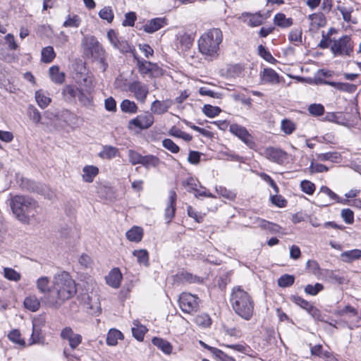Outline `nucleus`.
<instances>
[{"instance_id":"f257e3e1","label":"nucleus","mask_w":361,"mask_h":361,"mask_svg":"<svg viewBox=\"0 0 361 361\" xmlns=\"http://www.w3.org/2000/svg\"><path fill=\"white\" fill-rule=\"evenodd\" d=\"M54 293L45 295L44 303L51 307L59 308L66 300L76 293L75 281L68 272L63 271L54 275L53 279Z\"/></svg>"},{"instance_id":"f03ea898","label":"nucleus","mask_w":361,"mask_h":361,"mask_svg":"<svg viewBox=\"0 0 361 361\" xmlns=\"http://www.w3.org/2000/svg\"><path fill=\"white\" fill-rule=\"evenodd\" d=\"M13 214L23 224H28L31 218L37 213L38 204L33 198L16 195L10 199L9 202Z\"/></svg>"},{"instance_id":"7ed1b4c3","label":"nucleus","mask_w":361,"mask_h":361,"mask_svg":"<svg viewBox=\"0 0 361 361\" xmlns=\"http://www.w3.org/2000/svg\"><path fill=\"white\" fill-rule=\"evenodd\" d=\"M222 41V31L219 28L210 29L198 39L199 51L207 59H216L219 55V45Z\"/></svg>"},{"instance_id":"20e7f679","label":"nucleus","mask_w":361,"mask_h":361,"mask_svg":"<svg viewBox=\"0 0 361 361\" xmlns=\"http://www.w3.org/2000/svg\"><path fill=\"white\" fill-rule=\"evenodd\" d=\"M233 311L245 320H250L254 312V301L251 296L240 287L233 288L230 298Z\"/></svg>"},{"instance_id":"39448f33","label":"nucleus","mask_w":361,"mask_h":361,"mask_svg":"<svg viewBox=\"0 0 361 361\" xmlns=\"http://www.w3.org/2000/svg\"><path fill=\"white\" fill-rule=\"evenodd\" d=\"M84 54L87 58L99 59L104 55V50L94 36L85 35L81 42Z\"/></svg>"},{"instance_id":"423d86ee","label":"nucleus","mask_w":361,"mask_h":361,"mask_svg":"<svg viewBox=\"0 0 361 361\" xmlns=\"http://www.w3.org/2000/svg\"><path fill=\"white\" fill-rule=\"evenodd\" d=\"M200 299L196 295L190 293H182L178 298L180 310L187 314H192L198 311Z\"/></svg>"},{"instance_id":"0eeeda50","label":"nucleus","mask_w":361,"mask_h":361,"mask_svg":"<svg viewBox=\"0 0 361 361\" xmlns=\"http://www.w3.org/2000/svg\"><path fill=\"white\" fill-rule=\"evenodd\" d=\"M330 49L334 56H350L353 51V43L350 36L343 35L338 39L334 40Z\"/></svg>"},{"instance_id":"6e6552de","label":"nucleus","mask_w":361,"mask_h":361,"mask_svg":"<svg viewBox=\"0 0 361 361\" xmlns=\"http://www.w3.org/2000/svg\"><path fill=\"white\" fill-rule=\"evenodd\" d=\"M21 187L23 189L39 194L49 200H52L55 197L54 192L48 186L34 180L23 179Z\"/></svg>"},{"instance_id":"1a4fd4ad","label":"nucleus","mask_w":361,"mask_h":361,"mask_svg":"<svg viewBox=\"0 0 361 361\" xmlns=\"http://www.w3.org/2000/svg\"><path fill=\"white\" fill-rule=\"evenodd\" d=\"M128 90L133 93L135 98L142 104L145 102L149 93L148 85L139 80H135L129 83Z\"/></svg>"},{"instance_id":"9d476101","label":"nucleus","mask_w":361,"mask_h":361,"mask_svg":"<svg viewBox=\"0 0 361 361\" xmlns=\"http://www.w3.org/2000/svg\"><path fill=\"white\" fill-rule=\"evenodd\" d=\"M134 59L137 61L139 73L142 75L154 76L155 72H159V68L156 63L140 59L137 54H134Z\"/></svg>"},{"instance_id":"9b49d317","label":"nucleus","mask_w":361,"mask_h":361,"mask_svg":"<svg viewBox=\"0 0 361 361\" xmlns=\"http://www.w3.org/2000/svg\"><path fill=\"white\" fill-rule=\"evenodd\" d=\"M264 156L269 160L281 164L288 159L287 153L282 149L274 147L265 149Z\"/></svg>"},{"instance_id":"f8f14e48","label":"nucleus","mask_w":361,"mask_h":361,"mask_svg":"<svg viewBox=\"0 0 361 361\" xmlns=\"http://www.w3.org/2000/svg\"><path fill=\"white\" fill-rule=\"evenodd\" d=\"M61 337L68 341L69 346L72 350L76 349L82 340V336L74 333L71 327L64 328L61 332Z\"/></svg>"},{"instance_id":"ddd939ff","label":"nucleus","mask_w":361,"mask_h":361,"mask_svg":"<svg viewBox=\"0 0 361 361\" xmlns=\"http://www.w3.org/2000/svg\"><path fill=\"white\" fill-rule=\"evenodd\" d=\"M154 116L150 113H145V114L138 115L133 119L129 121V125H133L140 129H147L151 127L154 123Z\"/></svg>"},{"instance_id":"4468645a","label":"nucleus","mask_w":361,"mask_h":361,"mask_svg":"<svg viewBox=\"0 0 361 361\" xmlns=\"http://www.w3.org/2000/svg\"><path fill=\"white\" fill-rule=\"evenodd\" d=\"M44 318L39 317L35 319L32 322V334L31 336L32 342L30 345L34 343H42L44 341V337L41 335L40 327L44 324Z\"/></svg>"},{"instance_id":"2eb2a0df","label":"nucleus","mask_w":361,"mask_h":361,"mask_svg":"<svg viewBox=\"0 0 361 361\" xmlns=\"http://www.w3.org/2000/svg\"><path fill=\"white\" fill-rule=\"evenodd\" d=\"M80 89L74 85H65L61 91L63 99L68 103H75Z\"/></svg>"},{"instance_id":"dca6fc26","label":"nucleus","mask_w":361,"mask_h":361,"mask_svg":"<svg viewBox=\"0 0 361 361\" xmlns=\"http://www.w3.org/2000/svg\"><path fill=\"white\" fill-rule=\"evenodd\" d=\"M176 197V192L171 190L169 192V204L165 209L164 214L165 220L167 224L170 223L175 216Z\"/></svg>"},{"instance_id":"f3484780","label":"nucleus","mask_w":361,"mask_h":361,"mask_svg":"<svg viewBox=\"0 0 361 361\" xmlns=\"http://www.w3.org/2000/svg\"><path fill=\"white\" fill-rule=\"evenodd\" d=\"M166 25V20L164 18H155L147 21L143 25V30L147 33H153Z\"/></svg>"},{"instance_id":"a211bd4d","label":"nucleus","mask_w":361,"mask_h":361,"mask_svg":"<svg viewBox=\"0 0 361 361\" xmlns=\"http://www.w3.org/2000/svg\"><path fill=\"white\" fill-rule=\"evenodd\" d=\"M123 279L122 274L118 268H114L105 277L106 283L114 288H118Z\"/></svg>"},{"instance_id":"6ab92c4d","label":"nucleus","mask_w":361,"mask_h":361,"mask_svg":"<svg viewBox=\"0 0 361 361\" xmlns=\"http://www.w3.org/2000/svg\"><path fill=\"white\" fill-rule=\"evenodd\" d=\"M230 130L247 145L252 143V137L245 128L233 124L231 126Z\"/></svg>"},{"instance_id":"aec40b11","label":"nucleus","mask_w":361,"mask_h":361,"mask_svg":"<svg viewBox=\"0 0 361 361\" xmlns=\"http://www.w3.org/2000/svg\"><path fill=\"white\" fill-rule=\"evenodd\" d=\"M261 78L263 82L270 84L280 83L279 74L272 68H265L261 73Z\"/></svg>"},{"instance_id":"412c9836","label":"nucleus","mask_w":361,"mask_h":361,"mask_svg":"<svg viewBox=\"0 0 361 361\" xmlns=\"http://www.w3.org/2000/svg\"><path fill=\"white\" fill-rule=\"evenodd\" d=\"M243 17L245 18L244 21L250 27H257L263 24L264 18L260 13H243Z\"/></svg>"},{"instance_id":"4be33fe9","label":"nucleus","mask_w":361,"mask_h":361,"mask_svg":"<svg viewBox=\"0 0 361 361\" xmlns=\"http://www.w3.org/2000/svg\"><path fill=\"white\" fill-rule=\"evenodd\" d=\"M37 288L41 293L44 294L42 298L44 302L45 295H48L49 293L54 294V290H51L49 287V279L47 276H42L37 280Z\"/></svg>"},{"instance_id":"5701e85b","label":"nucleus","mask_w":361,"mask_h":361,"mask_svg":"<svg viewBox=\"0 0 361 361\" xmlns=\"http://www.w3.org/2000/svg\"><path fill=\"white\" fill-rule=\"evenodd\" d=\"M178 279L183 283H202L203 282V279L197 276L193 275L191 273L188 271H182L179 273L178 275Z\"/></svg>"},{"instance_id":"b1692460","label":"nucleus","mask_w":361,"mask_h":361,"mask_svg":"<svg viewBox=\"0 0 361 361\" xmlns=\"http://www.w3.org/2000/svg\"><path fill=\"white\" fill-rule=\"evenodd\" d=\"M26 309L31 312H37L40 307V301L35 295H30L26 297L23 302Z\"/></svg>"},{"instance_id":"393cba45","label":"nucleus","mask_w":361,"mask_h":361,"mask_svg":"<svg viewBox=\"0 0 361 361\" xmlns=\"http://www.w3.org/2000/svg\"><path fill=\"white\" fill-rule=\"evenodd\" d=\"M161 163V161L159 157L153 154H147L143 156L141 165L149 169V168H157Z\"/></svg>"},{"instance_id":"a878e982","label":"nucleus","mask_w":361,"mask_h":361,"mask_svg":"<svg viewBox=\"0 0 361 361\" xmlns=\"http://www.w3.org/2000/svg\"><path fill=\"white\" fill-rule=\"evenodd\" d=\"M169 107L170 104L168 102L155 100L152 103L150 109L152 113L161 115L166 113Z\"/></svg>"},{"instance_id":"bb28decb","label":"nucleus","mask_w":361,"mask_h":361,"mask_svg":"<svg viewBox=\"0 0 361 361\" xmlns=\"http://www.w3.org/2000/svg\"><path fill=\"white\" fill-rule=\"evenodd\" d=\"M82 179L85 182L92 183L94 177L98 174L99 169L94 166H85L82 169Z\"/></svg>"},{"instance_id":"cd10ccee","label":"nucleus","mask_w":361,"mask_h":361,"mask_svg":"<svg viewBox=\"0 0 361 361\" xmlns=\"http://www.w3.org/2000/svg\"><path fill=\"white\" fill-rule=\"evenodd\" d=\"M152 342L165 354L169 355L171 353L172 346L169 341L161 338L154 337L152 338Z\"/></svg>"},{"instance_id":"c85d7f7f","label":"nucleus","mask_w":361,"mask_h":361,"mask_svg":"<svg viewBox=\"0 0 361 361\" xmlns=\"http://www.w3.org/2000/svg\"><path fill=\"white\" fill-rule=\"evenodd\" d=\"M325 83L341 91L348 92H353L355 91L357 87L355 85L347 82H337L332 81H325Z\"/></svg>"},{"instance_id":"c756f323","label":"nucleus","mask_w":361,"mask_h":361,"mask_svg":"<svg viewBox=\"0 0 361 361\" xmlns=\"http://www.w3.org/2000/svg\"><path fill=\"white\" fill-rule=\"evenodd\" d=\"M123 338V336L120 331L111 329L107 334L106 343L109 345L114 346L118 343V340H122Z\"/></svg>"},{"instance_id":"7c9ffc66","label":"nucleus","mask_w":361,"mask_h":361,"mask_svg":"<svg viewBox=\"0 0 361 361\" xmlns=\"http://www.w3.org/2000/svg\"><path fill=\"white\" fill-rule=\"evenodd\" d=\"M49 75L51 80L58 84H62L65 80V74L60 72L59 68L57 66H53L49 68Z\"/></svg>"},{"instance_id":"2f4dec72","label":"nucleus","mask_w":361,"mask_h":361,"mask_svg":"<svg viewBox=\"0 0 361 361\" xmlns=\"http://www.w3.org/2000/svg\"><path fill=\"white\" fill-rule=\"evenodd\" d=\"M341 259L345 262H351L354 260L359 259L361 257V250L354 249L343 252L341 255Z\"/></svg>"},{"instance_id":"473e14b6","label":"nucleus","mask_w":361,"mask_h":361,"mask_svg":"<svg viewBox=\"0 0 361 361\" xmlns=\"http://www.w3.org/2000/svg\"><path fill=\"white\" fill-rule=\"evenodd\" d=\"M147 331V329L145 326L139 324L137 322H133L132 334L133 337L137 341H141L144 339V336Z\"/></svg>"},{"instance_id":"72a5a7b5","label":"nucleus","mask_w":361,"mask_h":361,"mask_svg":"<svg viewBox=\"0 0 361 361\" xmlns=\"http://www.w3.org/2000/svg\"><path fill=\"white\" fill-rule=\"evenodd\" d=\"M274 23L281 27H289L293 25V19L286 18V15L279 13L274 16Z\"/></svg>"},{"instance_id":"f704fd0d","label":"nucleus","mask_w":361,"mask_h":361,"mask_svg":"<svg viewBox=\"0 0 361 361\" xmlns=\"http://www.w3.org/2000/svg\"><path fill=\"white\" fill-rule=\"evenodd\" d=\"M142 229L135 226L126 232L127 238L132 242H140L142 238Z\"/></svg>"},{"instance_id":"c9c22d12","label":"nucleus","mask_w":361,"mask_h":361,"mask_svg":"<svg viewBox=\"0 0 361 361\" xmlns=\"http://www.w3.org/2000/svg\"><path fill=\"white\" fill-rule=\"evenodd\" d=\"M178 40L180 43L181 49L185 51L191 47L194 39L191 36V35L188 33H183L182 35H178Z\"/></svg>"},{"instance_id":"e433bc0d","label":"nucleus","mask_w":361,"mask_h":361,"mask_svg":"<svg viewBox=\"0 0 361 361\" xmlns=\"http://www.w3.org/2000/svg\"><path fill=\"white\" fill-rule=\"evenodd\" d=\"M120 106L123 112L130 114L137 113L138 110L137 104L133 101L127 99L122 101Z\"/></svg>"},{"instance_id":"4c0bfd02","label":"nucleus","mask_w":361,"mask_h":361,"mask_svg":"<svg viewBox=\"0 0 361 361\" xmlns=\"http://www.w3.org/2000/svg\"><path fill=\"white\" fill-rule=\"evenodd\" d=\"M35 99L39 106L42 109L46 108L51 102V98L45 95L42 90H37L35 92Z\"/></svg>"},{"instance_id":"58836bf2","label":"nucleus","mask_w":361,"mask_h":361,"mask_svg":"<svg viewBox=\"0 0 361 361\" xmlns=\"http://www.w3.org/2000/svg\"><path fill=\"white\" fill-rule=\"evenodd\" d=\"M42 61L46 63H51L55 58L56 54L51 46H48L42 50Z\"/></svg>"},{"instance_id":"ea45409f","label":"nucleus","mask_w":361,"mask_h":361,"mask_svg":"<svg viewBox=\"0 0 361 361\" xmlns=\"http://www.w3.org/2000/svg\"><path fill=\"white\" fill-rule=\"evenodd\" d=\"M328 195L331 200H335L341 204H348V200L340 198L334 192H333L327 186H322L320 188V192Z\"/></svg>"},{"instance_id":"a19ab883","label":"nucleus","mask_w":361,"mask_h":361,"mask_svg":"<svg viewBox=\"0 0 361 361\" xmlns=\"http://www.w3.org/2000/svg\"><path fill=\"white\" fill-rule=\"evenodd\" d=\"M308 18L311 20V24L316 27H324L326 24V20L322 13H315L310 14Z\"/></svg>"},{"instance_id":"79ce46f5","label":"nucleus","mask_w":361,"mask_h":361,"mask_svg":"<svg viewBox=\"0 0 361 361\" xmlns=\"http://www.w3.org/2000/svg\"><path fill=\"white\" fill-rule=\"evenodd\" d=\"M4 276L8 281H18L21 279V275L15 269L8 267L4 268Z\"/></svg>"},{"instance_id":"37998d69","label":"nucleus","mask_w":361,"mask_h":361,"mask_svg":"<svg viewBox=\"0 0 361 361\" xmlns=\"http://www.w3.org/2000/svg\"><path fill=\"white\" fill-rule=\"evenodd\" d=\"M133 255L137 257V262L145 266L148 265L149 255L146 250H136L133 252Z\"/></svg>"},{"instance_id":"c03bdc74","label":"nucleus","mask_w":361,"mask_h":361,"mask_svg":"<svg viewBox=\"0 0 361 361\" xmlns=\"http://www.w3.org/2000/svg\"><path fill=\"white\" fill-rule=\"evenodd\" d=\"M195 322L197 325L201 327L207 328L210 326V325L212 324V319L209 314H201L195 317Z\"/></svg>"},{"instance_id":"a18cd8bd","label":"nucleus","mask_w":361,"mask_h":361,"mask_svg":"<svg viewBox=\"0 0 361 361\" xmlns=\"http://www.w3.org/2000/svg\"><path fill=\"white\" fill-rule=\"evenodd\" d=\"M198 180L195 178L189 177L183 180L182 185L186 188L189 192L197 191Z\"/></svg>"},{"instance_id":"49530a36","label":"nucleus","mask_w":361,"mask_h":361,"mask_svg":"<svg viewBox=\"0 0 361 361\" xmlns=\"http://www.w3.org/2000/svg\"><path fill=\"white\" fill-rule=\"evenodd\" d=\"M81 19L77 15H68L66 20L63 22V26L66 27H78L80 25Z\"/></svg>"},{"instance_id":"de8ad7c7","label":"nucleus","mask_w":361,"mask_h":361,"mask_svg":"<svg viewBox=\"0 0 361 361\" xmlns=\"http://www.w3.org/2000/svg\"><path fill=\"white\" fill-rule=\"evenodd\" d=\"M169 135L176 137L182 138L185 141L189 142L192 139V136L186 133L176 127H172L169 130Z\"/></svg>"},{"instance_id":"09e8293b","label":"nucleus","mask_w":361,"mask_h":361,"mask_svg":"<svg viewBox=\"0 0 361 361\" xmlns=\"http://www.w3.org/2000/svg\"><path fill=\"white\" fill-rule=\"evenodd\" d=\"M77 97L80 103L85 106L89 107L92 104V99L87 91L84 92L80 89Z\"/></svg>"},{"instance_id":"8fccbe9b","label":"nucleus","mask_w":361,"mask_h":361,"mask_svg":"<svg viewBox=\"0 0 361 361\" xmlns=\"http://www.w3.org/2000/svg\"><path fill=\"white\" fill-rule=\"evenodd\" d=\"M118 153V149L112 147V146H105L104 147L102 152L99 153V157L102 158H105L108 159H111L116 156Z\"/></svg>"},{"instance_id":"3c124183","label":"nucleus","mask_w":361,"mask_h":361,"mask_svg":"<svg viewBox=\"0 0 361 361\" xmlns=\"http://www.w3.org/2000/svg\"><path fill=\"white\" fill-rule=\"evenodd\" d=\"M20 332L18 329H13L9 332L8 334V339L13 343L18 344L20 346H25V342L23 339L20 338Z\"/></svg>"},{"instance_id":"603ef678","label":"nucleus","mask_w":361,"mask_h":361,"mask_svg":"<svg viewBox=\"0 0 361 361\" xmlns=\"http://www.w3.org/2000/svg\"><path fill=\"white\" fill-rule=\"evenodd\" d=\"M324 289V286L320 283H316L314 285L308 284L305 287L304 291L310 295H317Z\"/></svg>"},{"instance_id":"864d4df0","label":"nucleus","mask_w":361,"mask_h":361,"mask_svg":"<svg viewBox=\"0 0 361 361\" xmlns=\"http://www.w3.org/2000/svg\"><path fill=\"white\" fill-rule=\"evenodd\" d=\"M295 281V277L293 275L283 274L278 279V285L282 288L291 286Z\"/></svg>"},{"instance_id":"5fc2aeb1","label":"nucleus","mask_w":361,"mask_h":361,"mask_svg":"<svg viewBox=\"0 0 361 361\" xmlns=\"http://www.w3.org/2000/svg\"><path fill=\"white\" fill-rule=\"evenodd\" d=\"M116 49L122 53H131L133 56L134 54H137L135 48L123 39H121Z\"/></svg>"},{"instance_id":"6e6d98bb","label":"nucleus","mask_w":361,"mask_h":361,"mask_svg":"<svg viewBox=\"0 0 361 361\" xmlns=\"http://www.w3.org/2000/svg\"><path fill=\"white\" fill-rule=\"evenodd\" d=\"M288 39L294 43L295 45H298L302 43V30L301 29L296 28L292 30L288 35Z\"/></svg>"},{"instance_id":"4d7b16f0","label":"nucleus","mask_w":361,"mask_h":361,"mask_svg":"<svg viewBox=\"0 0 361 361\" xmlns=\"http://www.w3.org/2000/svg\"><path fill=\"white\" fill-rule=\"evenodd\" d=\"M128 157L131 164L135 166L136 164H141L143 156L135 150L129 149L128 151Z\"/></svg>"},{"instance_id":"13d9d810","label":"nucleus","mask_w":361,"mask_h":361,"mask_svg":"<svg viewBox=\"0 0 361 361\" xmlns=\"http://www.w3.org/2000/svg\"><path fill=\"white\" fill-rule=\"evenodd\" d=\"M290 299L295 304L305 310L307 312L312 305L310 302L298 295H292Z\"/></svg>"},{"instance_id":"bf43d9fd","label":"nucleus","mask_w":361,"mask_h":361,"mask_svg":"<svg viewBox=\"0 0 361 361\" xmlns=\"http://www.w3.org/2000/svg\"><path fill=\"white\" fill-rule=\"evenodd\" d=\"M202 111L207 116L213 118L219 115L221 110L218 106L205 104L202 109Z\"/></svg>"},{"instance_id":"052dcab7","label":"nucleus","mask_w":361,"mask_h":361,"mask_svg":"<svg viewBox=\"0 0 361 361\" xmlns=\"http://www.w3.org/2000/svg\"><path fill=\"white\" fill-rule=\"evenodd\" d=\"M258 52L261 57H262L267 61L274 63L276 60L271 54V53L262 45L258 46Z\"/></svg>"},{"instance_id":"680f3d73","label":"nucleus","mask_w":361,"mask_h":361,"mask_svg":"<svg viewBox=\"0 0 361 361\" xmlns=\"http://www.w3.org/2000/svg\"><path fill=\"white\" fill-rule=\"evenodd\" d=\"M336 9L341 13L344 21L349 23L351 20V13L353 11L352 7L337 6Z\"/></svg>"},{"instance_id":"e2e57ef3","label":"nucleus","mask_w":361,"mask_h":361,"mask_svg":"<svg viewBox=\"0 0 361 361\" xmlns=\"http://www.w3.org/2000/svg\"><path fill=\"white\" fill-rule=\"evenodd\" d=\"M317 158L319 160L324 161H336L338 159L340 158V154L338 152H326L322 153L317 155Z\"/></svg>"},{"instance_id":"0e129e2a","label":"nucleus","mask_w":361,"mask_h":361,"mask_svg":"<svg viewBox=\"0 0 361 361\" xmlns=\"http://www.w3.org/2000/svg\"><path fill=\"white\" fill-rule=\"evenodd\" d=\"M137 20V15L135 12L130 11L125 14V19L122 23V25L124 27H133L135 25V22Z\"/></svg>"},{"instance_id":"69168bd1","label":"nucleus","mask_w":361,"mask_h":361,"mask_svg":"<svg viewBox=\"0 0 361 361\" xmlns=\"http://www.w3.org/2000/svg\"><path fill=\"white\" fill-rule=\"evenodd\" d=\"M162 145L173 154H176L180 151L179 147L172 140L169 138H166L162 141Z\"/></svg>"},{"instance_id":"338daca9","label":"nucleus","mask_w":361,"mask_h":361,"mask_svg":"<svg viewBox=\"0 0 361 361\" xmlns=\"http://www.w3.org/2000/svg\"><path fill=\"white\" fill-rule=\"evenodd\" d=\"M308 111L312 116H319L324 114V107L320 104H312L309 106Z\"/></svg>"},{"instance_id":"774afa93","label":"nucleus","mask_w":361,"mask_h":361,"mask_svg":"<svg viewBox=\"0 0 361 361\" xmlns=\"http://www.w3.org/2000/svg\"><path fill=\"white\" fill-rule=\"evenodd\" d=\"M302 190L307 195H312L315 190V185L310 180H304L300 183Z\"/></svg>"}]
</instances>
